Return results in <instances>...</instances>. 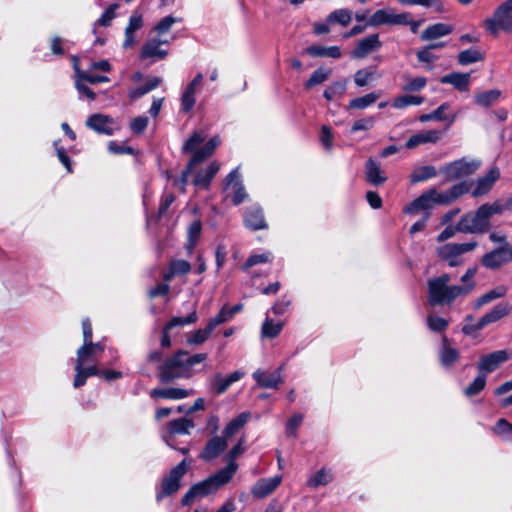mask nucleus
I'll return each instance as SVG.
<instances>
[{
    "label": "nucleus",
    "mask_w": 512,
    "mask_h": 512,
    "mask_svg": "<svg viewBox=\"0 0 512 512\" xmlns=\"http://www.w3.org/2000/svg\"><path fill=\"white\" fill-rule=\"evenodd\" d=\"M231 319L232 318H231V313L229 312V306L224 305L220 309L218 314L209 320L208 324L214 330L218 325L226 323V322L230 321Z\"/></svg>",
    "instance_id": "052dcab7"
},
{
    "label": "nucleus",
    "mask_w": 512,
    "mask_h": 512,
    "mask_svg": "<svg viewBox=\"0 0 512 512\" xmlns=\"http://www.w3.org/2000/svg\"><path fill=\"white\" fill-rule=\"evenodd\" d=\"M169 41L158 37H152L143 44L139 57L140 59H151L152 61L163 60L167 57L169 51Z\"/></svg>",
    "instance_id": "f8f14e48"
},
{
    "label": "nucleus",
    "mask_w": 512,
    "mask_h": 512,
    "mask_svg": "<svg viewBox=\"0 0 512 512\" xmlns=\"http://www.w3.org/2000/svg\"><path fill=\"white\" fill-rule=\"evenodd\" d=\"M98 356L89 349V345H82L77 350L76 375L73 386L79 388L86 383L88 377L100 375V369L97 365Z\"/></svg>",
    "instance_id": "f03ea898"
},
{
    "label": "nucleus",
    "mask_w": 512,
    "mask_h": 512,
    "mask_svg": "<svg viewBox=\"0 0 512 512\" xmlns=\"http://www.w3.org/2000/svg\"><path fill=\"white\" fill-rule=\"evenodd\" d=\"M365 178L366 181L373 186H380L386 182L387 176L381 169L378 162L369 158L365 164Z\"/></svg>",
    "instance_id": "c85d7f7f"
},
{
    "label": "nucleus",
    "mask_w": 512,
    "mask_h": 512,
    "mask_svg": "<svg viewBox=\"0 0 512 512\" xmlns=\"http://www.w3.org/2000/svg\"><path fill=\"white\" fill-rule=\"evenodd\" d=\"M193 427V420L185 417L174 419L167 424V429L170 435L189 434V430Z\"/></svg>",
    "instance_id": "4c0bfd02"
},
{
    "label": "nucleus",
    "mask_w": 512,
    "mask_h": 512,
    "mask_svg": "<svg viewBox=\"0 0 512 512\" xmlns=\"http://www.w3.org/2000/svg\"><path fill=\"white\" fill-rule=\"evenodd\" d=\"M194 372H190L185 360L183 359L182 350L177 351L173 356L167 358L159 366V380L162 383H169L176 379H189Z\"/></svg>",
    "instance_id": "20e7f679"
},
{
    "label": "nucleus",
    "mask_w": 512,
    "mask_h": 512,
    "mask_svg": "<svg viewBox=\"0 0 512 512\" xmlns=\"http://www.w3.org/2000/svg\"><path fill=\"white\" fill-rule=\"evenodd\" d=\"M460 354L456 348H453L448 343V338L443 336L441 348L439 350V359L442 366L451 367L459 359Z\"/></svg>",
    "instance_id": "2f4dec72"
},
{
    "label": "nucleus",
    "mask_w": 512,
    "mask_h": 512,
    "mask_svg": "<svg viewBox=\"0 0 512 512\" xmlns=\"http://www.w3.org/2000/svg\"><path fill=\"white\" fill-rule=\"evenodd\" d=\"M461 233L483 234L490 229V220L480 206L475 212L464 214L456 225Z\"/></svg>",
    "instance_id": "6e6552de"
},
{
    "label": "nucleus",
    "mask_w": 512,
    "mask_h": 512,
    "mask_svg": "<svg viewBox=\"0 0 512 512\" xmlns=\"http://www.w3.org/2000/svg\"><path fill=\"white\" fill-rule=\"evenodd\" d=\"M212 332L213 329L209 324H207L205 328L198 329L191 336H189L187 338V343L190 345H200L209 338Z\"/></svg>",
    "instance_id": "5fc2aeb1"
},
{
    "label": "nucleus",
    "mask_w": 512,
    "mask_h": 512,
    "mask_svg": "<svg viewBox=\"0 0 512 512\" xmlns=\"http://www.w3.org/2000/svg\"><path fill=\"white\" fill-rule=\"evenodd\" d=\"M512 311V307L508 302H501L495 305L489 312L485 313L479 319V326L485 327L491 323H495L502 318L508 316Z\"/></svg>",
    "instance_id": "bb28decb"
},
{
    "label": "nucleus",
    "mask_w": 512,
    "mask_h": 512,
    "mask_svg": "<svg viewBox=\"0 0 512 512\" xmlns=\"http://www.w3.org/2000/svg\"><path fill=\"white\" fill-rule=\"evenodd\" d=\"M437 174L438 172L434 166H421L412 172L410 180L412 183H419L434 178Z\"/></svg>",
    "instance_id": "c03bdc74"
},
{
    "label": "nucleus",
    "mask_w": 512,
    "mask_h": 512,
    "mask_svg": "<svg viewBox=\"0 0 512 512\" xmlns=\"http://www.w3.org/2000/svg\"><path fill=\"white\" fill-rule=\"evenodd\" d=\"M283 328V324L281 322H273L271 319L266 318L262 324L261 333L265 338L273 339L277 337Z\"/></svg>",
    "instance_id": "de8ad7c7"
},
{
    "label": "nucleus",
    "mask_w": 512,
    "mask_h": 512,
    "mask_svg": "<svg viewBox=\"0 0 512 512\" xmlns=\"http://www.w3.org/2000/svg\"><path fill=\"white\" fill-rule=\"evenodd\" d=\"M450 281L451 277L447 273L428 280V301L431 306L451 304L465 292V289L458 288V285H450Z\"/></svg>",
    "instance_id": "f257e3e1"
},
{
    "label": "nucleus",
    "mask_w": 512,
    "mask_h": 512,
    "mask_svg": "<svg viewBox=\"0 0 512 512\" xmlns=\"http://www.w3.org/2000/svg\"><path fill=\"white\" fill-rule=\"evenodd\" d=\"M206 136V133L203 131H195L183 144L182 151L185 153H192L193 156L195 152L199 151L198 147L204 142ZM201 149L202 148H200V150Z\"/></svg>",
    "instance_id": "37998d69"
},
{
    "label": "nucleus",
    "mask_w": 512,
    "mask_h": 512,
    "mask_svg": "<svg viewBox=\"0 0 512 512\" xmlns=\"http://www.w3.org/2000/svg\"><path fill=\"white\" fill-rule=\"evenodd\" d=\"M374 124H375L374 116H368V117L356 120L351 127V132L356 133L358 131L370 130L373 128Z\"/></svg>",
    "instance_id": "338daca9"
},
{
    "label": "nucleus",
    "mask_w": 512,
    "mask_h": 512,
    "mask_svg": "<svg viewBox=\"0 0 512 512\" xmlns=\"http://www.w3.org/2000/svg\"><path fill=\"white\" fill-rule=\"evenodd\" d=\"M282 369L283 366H280L278 369L271 373L257 369L252 374V377L256 381V384L261 388L277 389L283 383V378L281 375Z\"/></svg>",
    "instance_id": "f3484780"
},
{
    "label": "nucleus",
    "mask_w": 512,
    "mask_h": 512,
    "mask_svg": "<svg viewBox=\"0 0 512 512\" xmlns=\"http://www.w3.org/2000/svg\"><path fill=\"white\" fill-rule=\"evenodd\" d=\"M227 446V439L224 436L215 435L208 440L199 457L204 461H212L224 452Z\"/></svg>",
    "instance_id": "412c9836"
},
{
    "label": "nucleus",
    "mask_w": 512,
    "mask_h": 512,
    "mask_svg": "<svg viewBox=\"0 0 512 512\" xmlns=\"http://www.w3.org/2000/svg\"><path fill=\"white\" fill-rule=\"evenodd\" d=\"M193 394V389H183L177 387L155 388L150 391V396L153 399L180 400L187 398Z\"/></svg>",
    "instance_id": "a878e982"
},
{
    "label": "nucleus",
    "mask_w": 512,
    "mask_h": 512,
    "mask_svg": "<svg viewBox=\"0 0 512 512\" xmlns=\"http://www.w3.org/2000/svg\"><path fill=\"white\" fill-rule=\"evenodd\" d=\"M244 225L254 231L267 228L262 208L256 205L248 207L244 212Z\"/></svg>",
    "instance_id": "b1692460"
},
{
    "label": "nucleus",
    "mask_w": 512,
    "mask_h": 512,
    "mask_svg": "<svg viewBox=\"0 0 512 512\" xmlns=\"http://www.w3.org/2000/svg\"><path fill=\"white\" fill-rule=\"evenodd\" d=\"M188 471L186 459L176 465L169 474L163 478L160 487L156 492V500L160 502L163 498L176 493L180 488V481Z\"/></svg>",
    "instance_id": "1a4fd4ad"
},
{
    "label": "nucleus",
    "mask_w": 512,
    "mask_h": 512,
    "mask_svg": "<svg viewBox=\"0 0 512 512\" xmlns=\"http://www.w3.org/2000/svg\"><path fill=\"white\" fill-rule=\"evenodd\" d=\"M250 414L248 412H242L237 417L227 423L223 429V435L226 439H229L236 435L240 429L248 422Z\"/></svg>",
    "instance_id": "f704fd0d"
},
{
    "label": "nucleus",
    "mask_w": 512,
    "mask_h": 512,
    "mask_svg": "<svg viewBox=\"0 0 512 512\" xmlns=\"http://www.w3.org/2000/svg\"><path fill=\"white\" fill-rule=\"evenodd\" d=\"M506 247H496L481 257V265L490 270L500 269L510 262Z\"/></svg>",
    "instance_id": "2eb2a0df"
},
{
    "label": "nucleus",
    "mask_w": 512,
    "mask_h": 512,
    "mask_svg": "<svg viewBox=\"0 0 512 512\" xmlns=\"http://www.w3.org/2000/svg\"><path fill=\"white\" fill-rule=\"evenodd\" d=\"M443 137V132L436 129L422 131L412 135L406 142L407 149H414L419 145L432 143L436 144Z\"/></svg>",
    "instance_id": "5701e85b"
},
{
    "label": "nucleus",
    "mask_w": 512,
    "mask_h": 512,
    "mask_svg": "<svg viewBox=\"0 0 512 512\" xmlns=\"http://www.w3.org/2000/svg\"><path fill=\"white\" fill-rule=\"evenodd\" d=\"M477 271L478 267L476 265L469 267L464 273V275L461 277L460 280L462 282V285H458V288L465 289V292L461 293L460 297H465L474 290L476 286L474 277L477 274Z\"/></svg>",
    "instance_id": "ea45409f"
},
{
    "label": "nucleus",
    "mask_w": 512,
    "mask_h": 512,
    "mask_svg": "<svg viewBox=\"0 0 512 512\" xmlns=\"http://www.w3.org/2000/svg\"><path fill=\"white\" fill-rule=\"evenodd\" d=\"M195 103V94L184 90L181 95V110L185 113H189L193 110Z\"/></svg>",
    "instance_id": "774afa93"
},
{
    "label": "nucleus",
    "mask_w": 512,
    "mask_h": 512,
    "mask_svg": "<svg viewBox=\"0 0 512 512\" xmlns=\"http://www.w3.org/2000/svg\"><path fill=\"white\" fill-rule=\"evenodd\" d=\"M220 144V138L218 136L212 137L208 142L204 144L201 150L195 152L188 162L186 168L182 171L179 178L174 179L173 185L177 187L181 192H185V187L188 183V177L192 173L194 167L207 158H209Z\"/></svg>",
    "instance_id": "39448f33"
},
{
    "label": "nucleus",
    "mask_w": 512,
    "mask_h": 512,
    "mask_svg": "<svg viewBox=\"0 0 512 512\" xmlns=\"http://www.w3.org/2000/svg\"><path fill=\"white\" fill-rule=\"evenodd\" d=\"M482 209L484 210L487 218H491L493 215L502 214L505 210L503 201L496 200L493 203H485L481 205Z\"/></svg>",
    "instance_id": "69168bd1"
},
{
    "label": "nucleus",
    "mask_w": 512,
    "mask_h": 512,
    "mask_svg": "<svg viewBox=\"0 0 512 512\" xmlns=\"http://www.w3.org/2000/svg\"><path fill=\"white\" fill-rule=\"evenodd\" d=\"M229 482L230 481L226 478L225 475H222L219 471H217L207 479L191 486V488L183 496L181 503L183 506H188L192 504L196 499L203 498L216 492L219 488Z\"/></svg>",
    "instance_id": "7ed1b4c3"
},
{
    "label": "nucleus",
    "mask_w": 512,
    "mask_h": 512,
    "mask_svg": "<svg viewBox=\"0 0 512 512\" xmlns=\"http://www.w3.org/2000/svg\"><path fill=\"white\" fill-rule=\"evenodd\" d=\"M434 188L427 190L422 193L419 197L413 200L410 204H408L404 208V213L406 214H417L420 211H424L425 213H429V211L434 207Z\"/></svg>",
    "instance_id": "aec40b11"
},
{
    "label": "nucleus",
    "mask_w": 512,
    "mask_h": 512,
    "mask_svg": "<svg viewBox=\"0 0 512 512\" xmlns=\"http://www.w3.org/2000/svg\"><path fill=\"white\" fill-rule=\"evenodd\" d=\"M426 84L427 79L425 77H408L407 83L403 87V90L407 92H417L422 90L426 86Z\"/></svg>",
    "instance_id": "0e129e2a"
},
{
    "label": "nucleus",
    "mask_w": 512,
    "mask_h": 512,
    "mask_svg": "<svg viewBox=\"0 0 512 512\" xmlns=\"http://www.w3.org/2000/svg\"><path fill=\"white\" fill-rule=\"evenodd\" d=\"M306 53L313 57H329L333 59H339L342 56L340 47L338 46H317L312 45L306 49Z\"/></svg>",
    "instance_id": "e433bc0d"
},
{
    "label": "nucleus",
    "mask_w": 512,
    "mask_h": 512,
    "mask_svg": "<svg viewBox=\"0 0 512 512\" xmlns=\"http://www.w3.org/2000/svg\"><path fill=\"white\" fill-rule=\"evenodd\" d=\"M380 95V93L371 92L364 96L354 98L349 102L348 108L363 110L374 104L379 99Z\"/></svg>",
    "instance_id": "79ce46f5"
},
{
    "label": "nucleus",
    "mask_w": 512,
    "mask_h": 512,
    "mask_svg": "<svg viewBox=\"0 0 512 512\" xmlns=\"http://www.w3.org/2000/svg\"><path fill=\"white\" fill-rule=\"evenodd\" d=\"M470 185L467 182H459L451 186L448 190L438 192L434 188V203L435 205H449L457 200L462 195L468 193Z\"/></svg>",
    "instance_id": "4468645a"
},
{
    "label": "nucleus",
    "mask_w": 512,
    "mask_h": 512,
    "mask_svg": "<svg viewBox=\"0 0 512 512\" xmlns=\"http://www.w3.org/2000/svg\"><path fill=\"white\" fill-rule=\"evenodd\" d=\"M450 105L447 102L442 103L437 109L433 111V116L435 117L436 121H448L447 127L452 125L456 118L457 114H446V111L449 110Z\"/></svg>",
    "instance_id": "864d4df0"
},
{
    "label": "nucleus",
    "mask_w": 512,
    "mask_h": 512,
    "mask_svg": "<svg viewBox=\"0 0 512 512\" xmlns=\"http://www.w3.org/2000/svg\"><path fill=\"white\" fill-rule=\"evenodd\" d=\"M424 102V97L406 94L394 99L392 106L396 109H404L411 105H421Z\"/></svg>",
    "instance_id": "49530a36"
},
{
    "label": "nucleus",
    "mask_w": 512,
    "mask_h": 512,
    "mask_svg": "<svg viewBox=\"0 0 512 512\" xmlns=\"http://www.w3.org/2000/svg\"><path fill=\"white\" fill-rule=\"evenodd\" d=\"M427 325L432 331L442 332L448 327V321L440 316L428 315Z\"/></svg>",
    "instance_id": "e2e57ef3"
},
{
    "label": "nucleus",
    "mask_w": 512,
    "mask_h": 512,
    "mask_svg": "<svg viewBox=\"0 0 512 512\" xmlns=\"http://www.w3.org/2000/svg\"><path fill=\"white\" fill-rule=\"evenodd\" d=\"M330 71L325 70L323 68L316 69L310 76V78L306 81L305 87L311 88L317 84H321L326 81L330 76Z\"/></svg>",
    "instance_id": "13d9d810"
},
{
    "label": "nucleus",
    "mask_w": 512,
    "mask_h": 512,
    "mask_svg": "<svg viewBox=\"0 0 512 512\" xmlns=\"http://www.w3.org/2000/svg\"><path fill=\"white\" fill-rule=\"evenodd\" d=\"M452 26L445 23H436L428 26L421 34L422 40H434L446 35H449L452 32Z\"/></svg>",
    "instance_id": "72a5a7b5"
},
{
    "label": "nucleus",
    "mask_w": 512,
    "mask_h": 512,
    "mask_svg": "<svg viewBox=\"0 0 512 512\" xmlns=\"http://www.w3.org/2000/svg\"><path fill=\"white\" fill-rule=\"evenodd\" d=\"M486 386V376L479 373V375L470 383L465 389L464 394L467 397H472L479 394Z\"/></svg>",
    "instance_id": "603ef678"
},
{
    "label": "nucleus",
    "mask_w": 512,
    "mask_h": 512,
    "mask_svg": "<svg viewBox=\"0 0 512 512\" xmlns=\"http://www.w3.org/2000/svg\"><path fill=\"white\" fill-rule=\"evenodd\" d=\"M197 313L196 311H192L189 315L185 316V317H179V316H176V317H173L166 325L165 327H167V329H173L174 327H177V326H184V325H189V324H192V323H195L197 321Z\"/></svg>",
    "instance_id": "4d7b16f0"
},
{
    "label": "nucleus",
    "mask_w": 512,
    "mask_h": 512,
    "mask_svg": "<svg viewBox=\"0 0 512 512\" xmlns=\"http://www.w3.org/2000/svg\"><path fill=\"white\" fill-rule=\"evenodd\" d=\"M352 20V12L349 9L341 8L332 11L326 18L329 24H340L347 26Z\"/></svg>",
    "instance_id": "a19ab883"
},
{
    "label": "nucleus",
    "mask_w": 512,
    "mask_h": 512,
    "mask_svg": "<svg viewBox=\"0 0 512 512\" xmlns=\"http://www.w3.org/2000/svg\"><path fill=\"white\" fill-rule=\"evenodd\" d=\"M191 270V264L182 259L172 260L169 269L163 275V279L167 282L171 281L177 275H185Z\"/></svg>",
    "instance_id": "c9c22d12"
},
{
    "label": "nucleus",
    "mask_w": 512,
    "mask_h": 512,
    "mask_svg": "<svg viewBox=\"0 0 512 512\" xmlns=\"http://www.w3.org/2000/svg\"><path fill=\"white\" fill-rule=\"evenodd\" d=\"M282 477L277 475L271 478H261L252 487L253 497L262 499L270 495L281 484Z\"/></svg>",
    "instance_id": "4be33fe9"
},
{
    "label": "nucleus",
    "mask_w": 512,
    "mask_h": 512,
    "mask_svg": "<svg viewBox=\"0 0 512 512\" xmlns=\"http://www.w3.org/2000/svg\"><path fill=\"white\" fill-rule=\"evenodd\" d=\"M117 7H118L117 4H112L102 13L100 18L94 24V27H93L94 34L97 33V26L109 27L111 25L113 19L116 16L115 10L117 9Z\"/></svg>",
    "instance_id": "8fccbe9b"
},
{
    "label": "nucleus",
    "mask_w": 512,
    "mask_h": 512,
    "mask_svg": "<svg viewBox=\"0 0 512 512\" xmlns=\"http://www.w3.org/2000/svg\"><path fill=\"white\" fill-rule=\"evenodd\" d=\"M225 189H231L233 191L232 201L234 205L241 204L247 198V193L242 184L238 168H235L226 176Z\"/></svg>",
    "instance_id": "a211bd4d"
},
{
    "label": "nucleus",
    "mask_w": 512,
    "mask_h": 512,
    "mask_svg": "<svg viewBox=\"0 0 512 512\" xmlns=\"http://www.w3.org/2000/svg\"><path fill=\"white\" fill-rule=\"evenodd\" d=\"M243 439H240L239 442L234 445L229 452L227 453V465L220 470H218L222 475H225L226 478L230 481L234 474L238 469V464L236 463V459L244 452L243 447Z\"/></svg>",
    "instance_id": "393cba45"
},
{
    "label": "nucleus",
    "mask_w": 512,
    "mask_h": 512,
    "mask_svg": "<svg viewBox=\"0 0 512 512\" xmlns=\"http://www.w3.org/2000/svg\"><path fill=\"white\" fill-rule=\"evenodd\" d=\"M443 84H450L458 91H467L469 89L470 74L453 72L443 76L440 79Z\"/></svg>",
    "instance_id": "473e14b6"
},
{
    "label": "nucleus",
    "mask_w": 512,
    "mask_h": 512,
    "mask_svg": "<svg viewBox=\"0 0 512 512\" xmlns=\"http://www.w3.org/2000/svg\"><path fill=\"white\" fill-rule=\"evenodd\" d=\"M244 377V372L234 371L228 376L224 377L221 374H216L211 380V386L213 387L217 395H221L227 391V389L234 383Z\"/></svg>",
    "instance_id": "c756f323"
},
{
    "label": "nucleus",
    "mask_w": 512,
    "mask_h": 512,
    "mask_svg": "<svg viewBox=\"0 0 512 512\" xmlns=\"http://www.w3.org/2000/svg\"><path fill=\"white\" fill-rule=\"evenodd\" d=\"M500 97V91L488 90L475 96V103L482 107H489L494 104Z\"/></svg>",
    "instance_id": "09e8293b"
},
{
    "label": "nucleus",
    "mask_w": 512,
    "mask_h": 512,
    "mask_svg": "<svg viewBox=\"0 0 512 512\" xmlns=\"http://www.w3.org/2000/svg\"><path fill=\"white\" fill-rule=\"evenodd\" d=\"M485 28L493 35L500 30L512 33V0L503 2L493 13L492 17L485 20Z\"/></svg>",
    "instance_id": "0eeeda50"
},
{
    "label": "nucleus",
    "mask_w": 512,
    "mask_h": 512,
    "mask_svg": "<svg viewBox=\"0 0 512 512\" xmlns=\"http://www.w3.org/2000/svg\"><path fill=\"white\" fill-rule=\"evenodd\" d=\"M493 431L504 439H510L512 437V424L501 418L497 421Z\"/></svg>",
    "instance_id": "680f3d73"
},
{
    "label": "nucleus",
    "mask_w": 512,
    "mask_h": 512,
    "mask_svg": "<svg viewBox=\"0 0 512 512\" xmlns=\"http://www.w3.org/2000/svg\"><path fill=\"white\" fill-rule=\"evenodd\" d=\"M382 47L379 34H371L365 38L360 39L355 48L351 52V56L356 59H363L368 54L379 50Z\"/></svg>",
    "instance_id": "dca6fc26"
},
{
    "label": "nucleus",
    "mask_w": 512,
    "mask_h": 512,
    "mask_svg": "<svg viewBox=\"0 0 512 512\" xmlns=\"http://www.w3.org/2000/svg\"><path fill=\"white\" fill-rule=\"evenodd\" d=\"M507 288L504 285H498L492 290L481 295L475 302V309H479L483 305H486L496 299L502 298L506 295Z\"/></svg>",
    "instance_id": "58836bf2"
},
{
    "label": "nucleus",
    "mask_w": 512,
    "mask_h": 512,
    "mask_svg": "<svg viewBox=\"0 0 512 512\" xmlns=\"http://www.w3.org/2000/svg\"><path fill=\"white\" fill-rule=\"evenodd\" d=\"M346 90V82H334L328 86L323 93V96L328 101L333 100L336 96L342 95Z\"/></svg>",
    "instance_id": "bf43d9fd"
},
{
    "label": "nucleus",
    "mask_w": 512,
    "mask_h": 512,
    "mask_svg": "<svg viewBox=\"0 0 512 512\" xmlns=\"http://www.w3.org/2000/svg\"><path fill=\"white\" fill-rule=\"evenodd\" d=\"M499 177L500 170L497 167L490 168L486 175L477 179L472 196L478 198L486 195L493 188Z\"/></svg>",
    "instance_id": "6ab92c4d"
},
{
    "label": "nucleus",
    "mask_w": 512,
    "mask_h": 512,
    "mask_svg": "<svg viewBox=\"0 0 512 512\" xmlns=\"http://www.w3.org/2000/svg\"><path fill=\"white\" fill-rule=\"evenodd\" d=\"M272 254L270 252H265L262 254H253L248 257L246 262L242 265V270L247 271L249 268L262 263H267L271 261Z\"/></svg>",
    "instance_id": "6e6d98bb"
},
{
    "label": "nucleus",
    "mask_w": 512,
    "mask_h": 512,
    "mask_svg": "<svg viewBox=\"0 0 512 512\" xmlns=\"http://www.w3.org/2000/svg\"><path fill=\"white\" fill-rule=\"evenodd\" d=\"M511 354L507 350H497L492 353L483 355L477 364L479 373L487 376L488 374L497 370L501 364L508 361Z\"/></svg>",
    "instance_id": "ddd939ff"
},
{
    "label": "nucleus",
    "mask_w": 512,
    "mask_h": 512,
    "mask_svg": "<svg viewBox=\"0 0 512 512\" xmlns=\"http://www.w3.org/2000/svg\"><path fill=\"white\" fill-rule=\"evenodd\" d=\"M219 169L220 164L217 161H212L206 169H202L196 173L193 180L194 185L207 189Z\"/></svg>",
    "instance_id": "7c9ffc66"
},
{
    "label": "nucleus",
    "mask_w": 512,
    "mask_h": 512,
    "mask_svg": "<svg viewBox=\"0 0 512 512\" xmlns=\"http://www.w3.org/2000/svg\"><path fill=\"white\" fill-rule=\"evenodd\" d=\"M481 60H483V55L480 51L473 48L463 50L458 55L459 64L464 66Z\"/></svg>",
    "instance_id": "3c124183"
},
{
    "label": "nucleus",
    "mask_w": 512,
    "mask_h": 512,
    "mask_svg": "<svg viewBox=\"0 0 512 512\" xmlns=\"http://www.w3.org/2000/svg\"><path fill=\"white\" fill-rule=\"evenodd\" d=\"M407 23L406 14L395 13L393 9H379L367 20L366 26L379 27L382 25L399 26Z\"/></svg>",
    "instance_id": "9b49d317"
},
{
    "label": "nucleus",
    "mask_w": 512,
    "mask_h": 512,
    "mask_svg": "<svg viewBox=\"0 0 512 512\" xmlns=\"http://www.w3.org/2000/svg\"><path fill=\"white\" fill-rule=\"evenodd\" d=\"M480 166V160L463 157L445 164L439 172L445 176L446 181H454L474 174Z\"/></svg>",
    "instance_id": "423d86ee"
},
{
    "label": "nucleus",
    "mask_w": 512,
    "mask_h": 512,
    "mask_svg": "<svg viewBox=\"0 0 512 512\" xmlns=\"http://www.w3.org/2000/svg\"><path fill=\"white\" fill-rule=\"evenodd\" d=\"M113 119L103 114H93L87 121L86 125L90 129L94 130L99 134L112 135L113 134Z\"/></svg>",
    "instance_id": "cd10ccee"
},
{
    "label": "nucleus",
    "mask_w": 512,
    "mask_h": 512,
    "mask_svg": "<svg viewBox=\"0 0 512 512\" xmlns=\"http://www.w3.org/2000/svg\"><path fill=\"white\" fill-rule=\"evenodd\" d=\"M478 243L476 241H470L466 243H448L440 246L437 249V255L442 259L448 262L449 267H457L462 264V261L459 259V256L473 251L477 247Z\"/></svg>",
    "instance_id": "9d476101"
},
{
    "label": "nucleus",
    "mask_w": 512,
    "mask_h": 512,
    "mask_svg": "<svg viewBox=\"0 0 512 512\" xmlns=\"http://www.w3.org/2000/svg\"><path fill=\"white\" fill-rule=\"evenodd\" d=\"M332 481V474L325 468L320 469L307 480V486L310 488H317L319 486L327 485Z\"/></svg>",
    "instance_id": "a18cd8bd"
}]
</instances>
